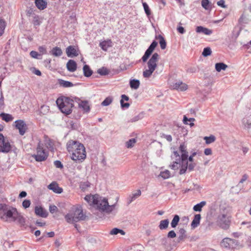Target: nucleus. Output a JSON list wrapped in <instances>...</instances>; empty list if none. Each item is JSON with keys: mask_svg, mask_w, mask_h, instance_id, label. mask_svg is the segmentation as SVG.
Returning <instances> with one entry per match:
<instances>
[{"mask_svg": "<svg viewBox=\"0 0 251 251\" xmlns=\"http://www.w3.org/2000/svg\"><path fill=\"white\" fill-rule=\"evenodd\" d=\"M201 215L200 214H196L191 223V226L193 228L197 227L200 223Z\"/></svg>", "mask_w": 251, "mask_h": 251, "instance_id": "obj_24", "label": "nucleus"}, {"mask_svg": "<svg viewBox=\"0 0 251 251\" xmlns=\"http://www.w3.org/2000/svg\"><path fill=\"white\" fill-rule=\"evenodd\" d=\"M54 164L55 166L57 168H62L63 165L61 162L59 160H56L54 162Z\"/></svg>", "mask_w": 251, "mask_h": 251, "instance_id": "obj_58", "label": "nucleus"}, {"mask_svg": "<svg viewBox=\"0 0 251 251\" xmlns=\"http://www.w3.org/2000/svg\"><path fill=\"white\" fill-rule=\"evenodd\" d=\"M100 45L103 50L106 51L108 48L112 46V42L110 40L104 41L100 43Z\"/></svg>", "mask_w": 251, "mask_h": 251, "instance_id": "obj_25", "label": "nucleus"}, {"mask_svg": "<svg viewBox=\"0 0 251 251\" xmlns=\"http://www.w3.org/2000/svg\"><path fill=\"white\" fill-rule=\"evenodd\" d=\"M244 126V128L248 131V132L251 135V120L247 118H244L242 120Z\"/></svg>", "mask_w": 251, "mask_h": 251, "instance_id": "obj_18", "label": "nucleus"}, {"mask_svg": "<svg viewBox=\"0 0 251 251\" xmlns=\"http://www.w3.org/2000/svg\"><path fill=\"white\" fill-rule=\"evenodd\" d=\"M159 55L154 53L147 62L148 69L144 71L143 75L145 78L150 77L157 68V62L159 60Z\"/></svg>", "mask_w": 251, "mask_h": 251, "instance_id": "obj_6", "label": "nucleus"}, {"mask_svg": "<svg viewBox=\"0 0 251 251\" xmlns=\"http://www.w3.org/2000/svg\"><path fill=\"white\" fill-rule=\"evenodd\" d=\"M156 39H159L160 48L162 50H164L166 48V42L164 38L161 35H159L156 37Z\"/></svg>", "mask_w": 251, "mask_h": 251, "instance_id": "obj_32", "label": "nucleus"}, {"mask_svg": "<svg viewBox=\"0 0 251 251\" xmlns=\"http://www.w3.org/2000/svg\"><path fill=\"white\" fill-rule=\"evenodd\" d=\"M59 109L66 115H69L72 111L74 106V100L69 97H61L58 98L56 101Z\"/></svg>", "mask_w": 251, "mask_h": 251, "instance_id": "obj_4", "label": "nucleus"}, {"mask_svg": "<svg viewBox=\"0 0 251 251\" xmlns=\"http://www.w3.org/2000/svg\"><path fill=\"white\" fill-rule=\"evenodd\" d=\"M94 205H96L99 210L107 213L111 212L114 208V204L109 205L106 199L102 198L99 195Z\"/></svg>", "mask_w": 251, "mask_h": 251, "instance_id": "obj_7", "label": "nucleus"}, {"mask_svg": "<svg viewBox=\"0 0 251 251\" xmlns=\"http://www.w3.org/2000/svg\"><path fill=\"white\" fill-rule=\"evenodd\" d=\"M38 50L41 53V54L47 53L46 48L44 46H40L38 48Z\"/></svg>", "mask_w": 251, "mask_h": 251, "instance_id": "obj_57", "label": "nucleus"}, {"mask_svg": "<svg viewBox=\"0 0 251 251\" xmlns=\"http://www.w3.org/2000/svg\"><path fill=\"white\" fill-rule=\"evenodd\" d=\"M11 150L10 143L1 133H0V152L7 153Z\"/></svg>", "mask_w": 251, "mask_h": 251, "instance_id": "obj_11", "label": "nucleus"}, {"mask_svg": "<svg viewBox=\"0 0 251 251\" xmlns=\"http://www.w3.org/2000/svg\"><path fill=\"white\" fill-rule=\"evenodd\" d=\"M186 231L184 228H181L179 229V236L178 239L180 240H182L186 238L187 235L186 234Z\"/></svg>", "mask_w": 251, "mask_h": 251, "instance_id": "obj_43", "label": "nucleus"}, {"mask_svg": "<svg viewBox=\"0 0 251 251\" xmlns=\"http://www.w3.org/2000/svg\"><path fill=\"white\" fill-rule=\"evenodd\" d=\"M198 68L196 67H191L187 70V72L190 73H195L197 72Z\"/></svg>", "mask_w": 251, "mask_h": 251, "instance_id": "obj_60", "label": "nucleus"}, {"mask_svg": "<svg viewBox=\"0 0 251 251\" xmlns=\"http://www.w3.org/2000/svg\"><path fill=\"white\" fill-rule=\"evenodd\" d=\"M121 98L122 99L120 100L121 105L122 108H124L126 107V103L124 102V101L126 100V95H122Z\"/></svg>", "mask_w": 251, "mask_h": 251, "instance_id": "obj_54", "label": "nucleus"}, {"mask_svg": "<svg viewBox=\"0 0 251 251\" xmlns=\"http://www.w3.org/2000/svg\"><path fill=\"white\" fill-rule=\"evenodd\" d=\"M32 23L34 25H40V21H39V18L38 16L34 15L33 16Z\"/></svg>", "mask_w": 251, "mask_h": 251, "instance_id": "obj_51", "label": "nucleus"}, {"mask_svg": "<svg viewBox=\"0 0 251 251\" xmlns=\"http://www.w3.org/2000/svg\"><path fill=\"white\" fill-rule=\"evenodd\" d=\"M67 70L70 72H74L77 68L76 62L73 60H69L67 63Z\"/></svg>", "mask_w": 251, "mask_h": 251, "instance_id": "obj_19", "label": "nucleus"}, {"mask_svg": "<svg viewBox=\"0 0 251 251\" xmlns=\"http://www.w3.org/2000/svg\"><path fill=\"white\" fill-rule=\"evenodd\" d=\"M83 71L84 75L86 77L90 76L93 73L92 70L90 69V67L87 65H85L83 66Z\"/></svg>", "mask_w": 251, "mask_h": 251, "instance_id": "obj_29", "label": "nucleus"}, {"mask_svg": "<svg viewBox=\"0 0 251 251\" xmlns=\"http://www.w3.org/2000/svg\"><path fill=\"white\" fill-rule=\"evenodd\" d=\"M162 137L165 138L168 142H171L172 141V137L171 135H166L163 134Z\"/></svg>", "mask_w": 251, "mask_h": 251, "instance_id": "obj_61", "label": "nucleus"}, {"mask_svg": "<svg viewBox=\"0 0 251 251\" xmlns=\"http://www.w3.org/2000/svg\"><path fill=\"white\" fill-rule=\"evenodd\" d=\"M30 55L32 57H33L34 58H36V59H38L39 56H41L40 54L38 53L37 51H33V50L31 51L30 52Z\"/></svg>", "mask_w": 251, "mask_h": 251, "instance_id": "obj_52", "label": "nucleus"}, {"mask_svg": "<svg viewBox=\"0 0 251 251\" xmlns=\"http://www.w3.org/2000/svg\"><path fill=\"white\" fill-rule=\"evenodd\" d=\"M217 225L223 229H228L230 224V217L226 214L219 215L216 221Z\"/></svg>", "mask_w": 251, "mask_h": 251, "instance_id": "obj_9", "label": "nucleus"}, {"mask_svg": "<svg viewBox=\"0 0 251 251\" xmlns=\"http://www.w3.org/2000/svg\"><path fill=\"white\" fill-rule=\"evenodd\" d=\"M50 52L51 54L55 57H59L62 54L61 49L57 47L53 48Z\"/></svg>", "mask_w": 251, "mask_h": 251, "instance_id": "obj_26", "label": "nucleus"}, {"mask_svg": "<svg viewBox=\"0 0 251 251\" xmlns=\"http://www.w3.org/2000/svg\"><path fill=\"white\" fill-rule=\"evenodd\" d=\"M160 176L164 179H167L170 177V172L168 170L161 172L160 174Z\"/></svg>", "mask_w": 251, "mask_h": 251, "instance_id": "obj_47", "label": "nucleus"}, {"mask_svg": "<svg viewBox=\"0 0 251 251\" xmlns=\"http://www.w3.org/2000/svg\"><path fill=\"white\" fill-rule=\"evenodd\" d=\"M225 1L224 0H220L217 2L218 5L221 6L222 7H226Z\"/></svg>", "mask_w": 251, "mask_h": 251, "instance_id": "obj_63", "label": "nucleus"}, {"mask_svg": "<svg viewBox=\"0 0 251 251\" xmlns=\"http://www.w3.org/2000/svg\"><path fill=\"white\" fill-rule=\"evenodd\" d=\"M211 53H212V51H211V49L209 47H206V48H204L202 53V55L204 57H207L208 56L210 55Z\"/></svg>", "mask_w": 251, "mask_h": 251, "instance_id": "obj_45", "label": "nucleus"}, {"mask_svg": "<svg viewBox=\"0 0 251 251\" xmlns=\"http://www.w3.org/2000/svg\"><path fill=\"white\" fill-rule=\"evenodd\" d=\"M249 19L243 14L238 20V23L240 25L247 24Z\"/></svg>", "mask_w": 251, "mask_h": 251, "instance_id": "obj_42", "label": "nucleus"}, {"mask_svg": "<svg viewBox=\"0 0 251 251\" xmlns=\"http://www.w3.org/2000/svg\"><path fill=\"white\" fill-rule=\"evenodd\" d=\"M176 237V233L174 230L170 231L167 234V237L169 238H174Z\"/></svg>", "mask_w": 251, "mask_h": 251, "instance_id": "obj_56", "label": "nucleus"}, {"mask_svg": "<svg viewBox=\"0 0 251 251\" xmlns=\"http://www.w3.org/2000/svg\"><path fill=\"white\" fill-rule=\"evenodd\" d=\"M204 140L206 144H210L214 142L216 140V137L213 135H211L209 136H205L204 137Z\"/></svg>", "mask_w": 251, "mask_h": 251, "instance_id": "obj_40", "label": "nucleus"}, {"mask_svg": "<svg viewBox=\"0 0 251 251\" xmlns=\"http://www.w3.org/2000/svg\"><path fill=\"white\" fill-rule=\"evenodd\" d=\"M32 156L38 162L45 161L47 158L48 153L43 149V144L40 141L38 143L36 149V154L33 155Z\"/></svg>", "mask_w": 251, "mask_h": 251, "instance_id": "obj_8", "label": "nucleus"}, {"mask_svg": "<svg viewBox=\"0 0 251 251\" xmlns=\"http://www.w3.org/2000/svg\"><path fill=\"white\" fill-rule=\"evenodd\" d=\"M30 201L29 200H25L22 203V205L25 208H27L30 206Z\"/></svg>", "mask_w": 251, "mask_h": 251, "instance_id": "obj_53", "label": "nucleus"}, {"mask_svg": "<svg viewBox=\"0 0 251 251\" xmlns=\"http://www.w3.org/2000/svg\"><path fill=\"white\" fill-rule=\"evenodd\" d=\"M196 31L197 33H203L205 35H209L212 33V30H210L207 28L203 27L202 26H198L196 29Z\"/></svg>", "mask_w": 251, "mask_h": 251, "instance_id": "obj_20", "label": "nucleus"}, {"mask_svg": "<svg viewBox=\"0 0 251 251\" xmlns=\"http://www.w3.org/2000/svg\"><path fill=\"white\" fill-rule=\"evenodd\" d=\"M141 195V191L140 190H138L136 192L132 193L131 195L129 196L128 201L127 203L129 204L131 203L132 201H135L136 199H137L139 197H140Z\"/></svg>", "mask_w": 251, "mask_h": 251, "instance_id": "obj_23", "label": "nucleus"}, {"mask_svg": "<svg viewBox=\"0 0 251 251\" xmlns=\"http://www.w3.org/2000/svg\"><path fill=\"white\" fill-rule=\"evenodd\" d=\"M83 210L80 208L73 209L65 216L66 221L70 224H74L85 219Z\"/></svg>", "mask_w": 251, "mask_h": 251, "instance_id": "obj_5", "label": "nucleus"}, {"mask_svg": "<svg viewBox=\"0 0 251 251\" xmlns=\"http://www.w3.org/2000/svg\"><path fill=\"white\" fill-rule=\"evenodd\" d=\"M112 97H108L101 102V105L102 106H108L112 103Z\"/></svg>", "mask_w": 251, "mask_h": 251, "instance_id": "obj_44", "label": "nucleus"}, {"mask_svg": "<svg viewBox=\"0 0 251 251\" xmlns=\"http://www.w3.org/2000/svg\"><path fill=\"white\" fill-rule=\"evenodd\" d=\"M171 87L177 91H184L188 89V85L182 81L178 80L176 82L173 83L171 85Z\"/></svg>", "mask_w": 251, "mask_h": 251, "instance_id": "obj_14", "label": "nucleus"}, {"mask_svg": "<svg viewBox=\"0 0 251 251\" xmlns=\"http://www.w3.org/2000/svg\"><path fill=\"white\" fill-rule=\"evenodd\" d=\"M35 213L36 215L43 218H46L48 215V212L41 206L35 207Z\"/></svg>", "mask_w": 251, "mask_h": 251, "instance_id": "obj_16", "label": "nucleus"}, {"mask_svg": "<svg viewBox=\"0 0 251 251\" xmlns=\"http://www.w3.org/2000/svg\"><path fill=\"white\" fill-rule=\"evenodd\" d=\"M144 115V113L141 112V113H139V114H138L137 115L134 116L133 118L129 119L128 121V122L133 123V122H137L140 120H141L143 118Z\"/></svg>", "mask_w": 251, "mask_h": 251, "instance_id": "obj_39", "label": "nucleus"}, {"mask_svg": "<svg viewBox=\"0 0 251 251\" xmlns=\"http://www.w3.org/2000/svg\"><path fill=\"white\" fill-rule=\"evenodd\" d=\"M98 73L100 75H106L108 74V71L104 67H102L98 70Z\"/></svg>", "mask_w": 251, "mask_h": 251, "instance_id": "obj_49", "label": "nucleus"}, {"mask_svg": "<svg viewBox=\"0 0 251 251\" xmlns=\"http://www.w3.org/2000/svg\"><path fill=\"white\" fill-rule=\"evenodd\" d=\"M205 201H202L200 203H198L194 206L193 210L196 212H201V211L202 208L206 205Z\"/></svg>", "mask_w": 251, "mask_h": 251, "instance_id": "obj_34", "label": "nucleus"}, {"mask_svg": "<svg viewBox=\"0 0 251 251\" xmlns=\"http://www.w3.org/2000/svg\"><path fill=\"white\" fill-rule=\"evenodd\" d=\"M48 188L57 194H61L63 192L62 188L59 187L58 184L55 181L52 182L49 184L48 186Z\"/></svg>", "mask_w": 251, "mask_h": 251, "instance_id": "obj_15", "label": "nucleus"}, {"mask_svg": "<svg viewBox=\"0 0 251 251\" xmlns=\"http://www.w3.org/2000/svg\"><path fill=\"white\" fill-rule=\"evenodd\" d=\"M58 83L60 86L64 88L71 87L74 86L72 82L63 79H59Z\"/></svg>", "mask_w": 251, "mask_h": 251, "instance_id": "obj_31", "label": "nucleus"}, {"mask_svg": "<svg viewBox=\"0 0 251 251\" xmlns=\"http://www.w3.org/2000/svg\"><path fill=\"white\" fill-rule=\"evenodd\" d=\"M120 233L122 235H124L125 234V232L122 229H119L118 228H114L112 230H110L109 234L110 235H117Z\"/></svg>", "mask_w": 251, "mask_h": 251, "instance_id": "obj_38", "label": "nucleus"}, {"mask_svg": "<svg viewBox=\"0 0 251 251\" xmlns=\"http://www.w3.org/2000/svg\"><path fill=\"white\" fill-rule=\"evenodd\" d=\"M66 53L68 57H73L74 56H77L78 55L77 51L75 47L70 46L66 49Z\"/></svg>", "mask_w": 251, "mask_h": 251, "instance_id": "obj_17", "label": "nucleus"}, {"mask_svg": "<svg viewBox=\"0 0 251 251\" xmlns=\"http://www.w3.org/2000/svg\"><path fill=\"white\" fill-rule=\"evenodd\" d=\"M204 153L206 155H210L212 153V150L210 148H206L204 151Z\"/></svg>", "mask_w": 251, "mask_h": 251, "instance_id": "obj_59", "label": "nucleus"}, {"mask_svg": "<svg viewBox=\"0 0 251 251\" xmlns=\"http://www.w3.org/2000/svg\"><path fill=\"white\" fill-rule=\"evenodd\" d=\"M180 220L179 216L177 215H175L171 223V226L172 228H175L177 226L178 222Z\"/></svg>", "mask_w": 251, "mask_h": 251, "instance_id": "obj_37", "label": "nucleus"}, {"mask_svg": "<svg viewBox=\"0 0 251 251\" xmlns=\"http://www.w3.org/2000/svg\"><path fill=\"white\" fill-rule=\"evenodd\" d=\"M157 44L158 43L156 41L154 40L152 41L148 49L145 51L144 55L142 57V60L143 62H146L147 61L157 46Z\"/></svg>", "mask_w": 251, "mask_h": 251, "instance_id": "obj_12", "label": "nucleus"}, {"mask_svg": "<svg viewBox=\"0 0 251 251\" xmlns=\"http://www.w3.org/2000/svg\"><path fill=\"white\" fill-rule=\"evenodd\" d=\"M15 127L19 130L21 135H23L25 133L27 129V126L25 123L22 120H17L15 122Z\"/></svg>", "mask_w": 251, "mask_h": 251, "instance_id": "obj_13", "label": "nucleus"}, {"mask_svg": "<svg viewBox=\"0 0 251 251\" xmlns=\"http://www.w3.org/2000/svg\"><path fill=\"white\" fill-rule=\"evenodd\" d=\"M197 154L196 152H193L190 156H188V160H189L191 162H193L194 161L193 157Z\"/></svg>", "mask_w": 251, "mask_h": 251, "instance_id": "obj_62", "label": "nucleus"}, {"mask_svg": "<svg viewBox=\"0 0 251 251\" xmlns=\"http://www.w3.org/2000/svg\"><path fill=\"white\" fill-rule=\"evenodd\" d=\"M169 224V219H165L160 222L158 227L160 230L166 229L168 227Z\"/></svg>", "mask_w": 251, "mask_h": 251, "instance_id": "obj_28", "label": "nucleus"}, {"mask_svg": "<svg viewBox=\"0 0 251 251\" xmlns=\"http://www.w3.org/2000/svg\"><path fill=\"white\" fill-rule=\"evenodd\" d=\"M98 195H87L84 198L85 200L90 204V205H94L95 203L97 201Z\"/></svg>", "mask_w": 251, "mask_h": 251, "instance_id": "obj_21", "label": "nucleus"}, {"mask_svg": "<svg viewBox=\"0 0 251 251\" xmlns=\"http://www.w3.org/2000/svg\"><path fill=\"white\" fill-rule=\"evenodd\" d=\"M137 142V138H133L130 139L128 141H126V148H131Z\"/></svg>", "mask_w": 251, "mask_h": 251, "instance_id": "obj_41", "label": "nucleus"}, {"mask_svg": "<svg viewBox=\"0 0 251 251\" xmlns=\"http://www.w3.org/2000/svg\"><path fill=\"white\" fill-rule=\"evenodd\" d=\"M79 107L82 108L85 112L90 110V106L87 101H81L79 103Z\"/></svg>", "mask_w": 251, "mask_h": 251, "instance_id": "obj_33", "label": "nucleus"}, {"mask_svg": "<svg viewBox=\"0 0 251 251\" xmlns=\"http://www.w3.org/2000/svg\"><path fill=\"white\" fill-rule=\"evenodd\" d=\"M0 117L3 121H5L6 122L11 121L13 119V118L11 115L4 113H1L0 114Z\"/></svg>", "mask_w": 251, "mask_h": 251, "instance_id": "obj_35", "label": "nucleus"}, {"mask_svg": "<svg viewBox=\"0 0 251 251\" xmlns=\"http://www.w3.org/2000/svg\"><path fill=\"white\" fill-rule=\"evenodd\" d=\"M0 219L7 223H15L20 226L25 224V219L16 208L0 203Z\"/></svg>", "mask_w": 251, "mask_h": 251, "instance_id": "obj_2", "label": "nucleus"}, {"mask_svg": "<svg viewBox=\"0 0 251 251\" xmlns=\"http://www.w3.org/2000/svg\"><path fill=\"white\" fill-rule=\"evenodd\" d=\"M140 84V81L138 79H130L129 81L130 87L132 89H137L139 87Z\"/></svg>", "mask_w": 251, "mask_h": 251, "instance_id": "obj_27", "label": "nucleus"}, {"mask_svg": "<svg viewBox=\"0 0 251 251\" xmlns=\"http://www.w3.org/2000/svg\"><path fill=\"white\" fill-rule=\"evenodd\" d=\"M179 151L181 155L177 151H174L173 152L171 157L173 161L170 165V168L174 170H177L180 168L179 172L180 175L185 174L187 169L189 171H193L196 166V164L192 162L189 164H188V152L185 143H182L180 145Z\"/></svg>", "mask_w": 251, "mask_h": 251, "instance_id": "obj_1", "label": "nucleus"}, {"mask_svg": "<svg viewBox=\"0 0 251 251\" xmlns=\"http://www.w3.org/2000/svg\"><path fill=\"white\" fill-rule=\"evenodd\" d=\"M67 149L72 153L71 158L74 161L82 162L86 157L84 146L78 141H69L67 144Z\"/></svg>", "mask_w": 251, "mask_h": 251, "instance_id": "obj_3", "label": "nucleus"}, {"mask_svg": "<svg viewBox=\"0 0 251 251\" xmlns=\"http://www.w3.org/2000/svg\"><path fill=\"white\" fill-rule=\"evenodd\" d=\"M248 178V176L247 174H244L240 180L239 183H243L244 181H245Z\"/></svg>", "mask_w": 251, "mask_h": 251, "instance_id": "obj_64", "label": "nucleus"}, {"mask_svg": "<svg viewBox=\"0 0 251 251\" xmlns=\"http://www.w3.org/2000/svg\"><path fill=\"white\" fill-rule=\"evenodd\" d=\"M239 243L236 240L226 237L221 242V246L226 250H233L239 245Z\"/></svg>", "mask_w": 251, "mask_h": 251, "instance_id": "obj_10", "label": "nucleus"}, {"mask_svg": "<svg viewBox=\"0 0 251 251\" xmlns=\"http://www.w3.org/2000/svg\"><path fill=\"white\" fill-rule=\"evenodd\" d=\"M143 6L145 10V12L147 16H150L151 14L150 9L146 2H143Z\"/></svg>", "mask_w": 251, "mask_h": 251, "instance_id": "obj_48", "label": "nucleus"}, {"mask_svg": "<svg viewBox=\"0 0 251 251\" xmlns=\"http://www.w3.org/2000/svg\"><path fill=\"white\" fill-rule=\"evenodd\" d=\"M45 145L47 147V148L49 149L51 151H53V146H54V144H53V142L52 141V140H51V139H49V138H47L45 140Z\"/></svg>", "mask_w": 251, "mask_h": 251, "instance_id": "obj_36", "label": "nucleus"}, {"mask_svg": "<svg viewBox=\"0 0 251 251\" xmlns=\"http://www.w3.org/2000/svg\"><path fill=\"white\" fill-rule=\"evenodd\" d=\"M49 210L51 213L53 214L54 212H56L57 211L58 208L56 206H55L54 205H51L50 206Z\"/></svg>", "mask_w": 251, "mask_h": 251, "instance_id": "obj_55", "label": "nucleus"}, {"mask_svg": "<svg viewBox=\"0 0 251 251\" xmlns=\"http://www.w3.org/2000/svg\"><path fill=\"white\" fill-rule=\"evenodd\" d=\"M201 5L203 8L206 10L210 9V2L209 0H202Z\"/></svg>", "mask_w": 251, "mask_h": 251, "instance_id": "obj_46", "label": "nucleus"}, {"mask_svg": "<svg viewBox=\"0 0 251 251\" xmlns=\"http://www.w3.org/2000/svg\"><path fill=\"white\" fill-rule=\"evenodd\" d=\"M5 27V23L2 20H0V36L4 32V30Z\"/></svg>", "mask_w": 251, "mask_h": 251, "instance_id": "obj_50", "label": "nucleus"}, {"mask_svg": "<svg viewBox=\"0 0 251 251\" xmlns=\"http://www.w3.org/2000/svg\"><path fill=\"white\" fill-rule=\"evenodd\" d=\"M35 4L40 10H43L47 7V2L45 0H35Z\"/></svg>", "mask_w": 251, "mask_h": 251, "instance_id": "obj_22", "label": "nucleus"}, {"mask_svg": "<svg viewBox=\"0 0 251 251\" xmlns=\"http://www.w3.org/2000/svg\"><path fill=\"white\" fill-rule=\"evenodd\" d=\"M227 68V65L223 62L217 63L215 64V69L218 72L222 70H226Z\"/></svg>", "mask_w": 251, "mask_h": 251, "instance_id": "obj_30", "label": "nucleus"}]
</instances>
